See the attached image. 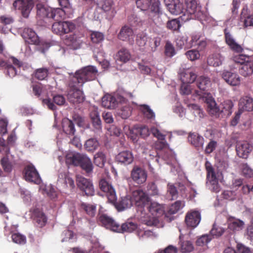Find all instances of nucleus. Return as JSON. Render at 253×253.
Masks as SVG:
<instances>
[{"label":"nucleus","mask_w":253,"mask_h":253,"mask_svg":"<svg viewBox=\"0 0 253 253\" xmlns=\"http://www.w3.org/2000/svg\"><path fill=\"white\" fill-rule=\"evenodd\" d=\"M164 213L163 205L149 201L144 207H140L138 210L139 220L147 226L157 225L159 222L158 217Z\"/></svg>","instance_id":"obj_1"},{"label":"nucleus","mask_w":253,"mask_h":253,"mask_svg":"<svg viewBox=\"0 0 253 253\" xmlns=\"http://www.w3.org/2000/svg\"><path fill=\"white\" fill-rule=\"evenodd\" d=\"M207 110L209 114L215 118H223L230 116L232 111L233 103L230 100H226L221 104L219 108L211 95L205 96Z\"/></svg>","instance_id":"obj_2"},{"label":"nucleus","mask_w":253,"mask_h":253,"mask_svg":"<svg viewBox=\"0 0 253 253\" xmlns=\"http://www.w3.org/2000/svg\"><path fill=\"white\" fill-rule=\"evenodd\" d=\"M151 131V133L157 138L158 140L153 143L149 141L139 142V145L142 150V152L148 154L149 157L152 159L154 157V155L150 153V149L155 147L156 150H162L166 148L168 144L166 140V135L162 133L157 127L152 126Z\"/></svg>","instance_id":"obj_3"},{"label":"nucleus","mask_w":253,"mask_h":253,"mask_svg":"<svg viewBox=\"0 0 253 253\" xmlns=\"http://www.w3.org/2000/svg\"><path fill=\"white\" fill-rule=\"evenodd\" d=\"M137 7L141 10L146 11L148 18L155 24L160 22L161 11L159 0H137Z\"/></svg>","instance_id":"obj_4"},{"label":"nucleus","mask_w":253,"mask_h":253,"mask_svg":"<svg viewBox=\"0 0 253 253\" xmlns=\"http://www.w3.org/2000/svg\"><path fill=\"white\" fill-rule=\"evenodd\" d=\"M65 162L67 165L79 166L89 175L93 170V165L90 159L85 154L69 152L65 155Z\"/></svg>","instance_id":"obj_5"},{"label":"nucleus","mask_w":253,"mask_h":253,"mask_svg":"<svg viewBox=\"0 0 253 253\" xmlns=\"http://www.w3.org/2000/svg\"><path fill=\"white\" fill-rule=\"evenodd\" d=\"M98 75V70L94 66H87L77 70L75 74H69V78L72 82H77L79 86H82L86 82L95 80Z\"/></svg>","instance_id":"obj_6"},{"label":"nucleus","mask_w":253,"mask_h":253,"mask_svg":"<svg viewBox=\"0 0 253 253\" xmlns=\"http://www.w3.org/2000/svg\"><path fill=\"white\" fill-rule=\"evenodd\" d=\"M185 2L186 8H184L183 21L197 19L203 22L207 20L208 17L206 14L201 10L200 6H197L196 0H185Z\"/></svg>","instance_id":"obj_7"},{"label":"nucleus","mask_w":253,"mask_h":253,"mask_svg":"<svg viewBox=\"0 0 253 253\" xmlns=\"http://www.w3.org/2000/svg\"><path fill=\"white\" fill-rule=\"evenodd\" d=\"M128 96L132 97L131 93H124L122 95L118 93L113 95L106 94L102 98V105L106 108L114 109L120 104L126 103V97Z\"/></svg>","instance_id":"obj_8"},{"label":"nucleus","mask_w":253,"mask_h":253,"mask_svg":"<svg viewBox=\"0 0 253 253\" xmlns=\"http://www.w3.org/2000/svg\"><path fill=\"white\" fill-rule=\"evenodd\" d=\"M125 132L129 138L134 142L138 141L137 133H139L143 138H146L151 133V128L149 129L145 125H135L131 129L128 126H125L124 128Z\"/></svg>","instance_id":"obj_9"},{"label":"nucleus","mask_w":253,"mask_h":253,"mask_svg":"<svg viewBox=\"0 0 253 253\" xmlns=\"http://www.w3.org/2000/svg\"><path fill=\"white\" fill-rule=\"evenodd\" d=\"M195 81L196 85L199 89V90H195L194 95L196 97H198V98L202 99V100L206 102L205 96L207 94L211 95L208 92L211 85V80L208 77L201 76L197 77Z\"/></svg>","instance_id":"obj_10"},{"label":"nucleus","mask_w":253,"mask_h":253,"mask_svg":"<svg viewBox=\"0 0 253 253\" xmlns=\"http://www.w3.org/2000/svg\"><path fill=\"white\" fill-rule=\"evenodd\" d=\"M68 85L70 89L68 91L67 97L69 102L73 104H78L83 102L84 97L83 91L80 89L81 86L77 84V82L74 83L72 79L69 78Z\"/></svg>","instance_id":"obj_11"},{"label":"nucleus","mask_w":253,"mask_h":253,"mask_svg":"<svg viewBox=\"0 0 253 253\" xmlns=\"http://www.w3.org/2000/svg\"><path fill=\"white\" fill-rule=\"evenodd\" d=\"M206 167L207 171V187L211 191L217 193L220 191V187L218 183L217 175L210 163H207Z\"/></svg>","instance_id":"obj_12"},{"label":"nucleus","mask_w":253,"mask_h":253,"mask_svg":"<svg viewBox=\"0 0 253 253\" xmlns=\"http://www.w3.org/2000/svg\"><path fill=\"white\" fill-rule=\"evenodd\" d=\"M21 66V62L14 57L9 58L7 62L3 60L0 61V67L5 68L6 74L10 78H13L17 74L15 66L20 67Z\"/></svg>","instance_id":"obj_13"},{"label":"nucleus","mask_w":253,"mask_h":253,"mask_svg":"<svg viewBox=\"0 0 253 253\" xmlns=\"http://www.w3.org/2000/svg\"><path fill=\"white\" fill-rule=\"evenodd\" d=\"M97 5L106 13L108 19L113 18L116 14V6L113 0H98Z\"/></svg>","instance_id":"obj_14"},{"label":"nucleus","mask_w":253,"mask_h":253,"mask_svg":"<svg viewBox=\"0 0 253 253\" xmlns=\"http://www.w3.org/2000/svg\"><path fill=\"white\" fill-rule=\"evenodd\" d=\"M76 181L78 187L84 192L87 196H92L94 193V189L92 182L81 175H77Z\"/></svg>","instance_id":"obj_15"},{"label":"nucleus","mask_w":253,"mask_h":253,"mask_svg":"<svg viewBox=\"0 0 253 253\" xmlns=\"http://www.w3.org/2000/svg\"><path fill=\"white\" fill-rule=\"evenodd\" d=\"M164 1L171 14L175 15L182 14L180 17L182 19L184 8L183 3L180 0H165Z\"/></svg>","instance_id":"obj_16"},{"label":"nucleus","mask_w":253,"mask_h":253,"mask_svg":"<svg viewBox=\"0 0 253 253\" xmlns=\"http://www.w3.org/2000/svg\"><path fill=\"white\" fill-rule=\"evenodd\" d=\"M131 198L133 202V204L137 207L136 210L137 213L138 209L140 207H144L149 201L148 196L140 189L134 191Z\"/></svg>","instance_id":"obj_17"},{"label":"nucleus","mask_w":253,"mask_h":253,"mask_svg":"<svg viewBox=\"0 0 253 253\" xmlns=\"http://www.w3.org/2000/svg\"><path fill=\"white\" fill-rule=\"evenodd\" d=\"M33 5V0H16L13 3L14 9H20L23 16L25 18L29 16Z\"/></svg>","instance_id":"obj_18"},{"label":"nucleus","mask_w":253,"mask_h":253,"mask_svg":"<svg viewBox=\"0 0 253 253\" xmlns=\"http://www.w3.org/2000/svg\"><path fill=\"white\" fill-rule=\"evenodd\" d=\"M236 150L239 157L247 159L253 150V146L247 141H238L236 143Z\"/></svg>","instance_id":"obj_19"},{"label":"nucleus","mask_w":253,"mask_h":253,"mask_svg":"<svg viewBox=\"0 0 253 253\" xmlns=\"http://www.w3.org/2000/svg\"><path fill=\"white\" fill-rule=\"evenodd\" d=\"M24 177L26 181L36 184H40L42 181L38 171L32 165H29L25 168Z\"/></svg>","instance_id":"obj_20"},{"label":"nucleus","mask_w":253,"mask_h":253,"mask_svg":"<svg viewBox=\"0 0 253 253\" xmlns=\"http://www.w3.org/2000/svg\"><path fill=\"white\" fill-rule=\"evenodd\" d=\"M100 189L105 193L108 200L114 203L117 199L116 192L112 185L105 179L102 178L99 182Z\"/></svg>","instance_id":"obj_21"},{"label":"nucleus","mask_w":253,"mask_h":253,"mask_svg":"<svg viewBox=\"0 0 253 253\" xmlns=\"http://www.w3.org/2000/svg\"><path fill=\"white\" fill-rule=\"evenodd\" d=\"M99 224L113 232L118 229V224L110 216L105 213H99L98 216Z\"/></svg>","instance_id":"obj_22"},{"label":"nucleus","mask_w":253,"mask_h":253,"mask_svg":"<svg viewBox=\"0 0 253 253\" xmlns=\"http://www.w3.org/2000/svg\"><path fill=\"white\" fill-rule=\"evenodd\" d=\"M161 155L162 159L167 161L168 165H171V171L174 174L180 172V168L176 164L175 155L172 151L168 150L164 154Z\"/></svg>","instance_id":"obj_23"},{"label":"nucleus","mask_w":253,"mask_h":253,"mask_svg":"<svg viewBox=\"0 0 253 253\" xmlns=\"http://www.w3.org/2000/svg\"><path fill=\"white\" fill-rule=\"evenodd\" d=\"M178 75L182 83H193L197 78L192 69L184 67L179 69Z\"/></svg>","instance_id":"obj_24"},{"label":"nucleus","mask_w":253,"mask_h":253,"mask_svg":"<svg viewBox=\"0 0 253 253\" xmlns=\"http://www.w3.org/2000/svg\"><path fill=\"white\" fill-rule=\"evenodd\" d=\"M37 19L38 21H43L46 23L50 20L51 10L52 7L45 4L38 3L37 5Z\"/></svg>","instance_id":"obj_25"},{"label":"nucleus","mask_w":253,"mask_h":253,"mask_svg":"<svg viewBox=\"0 0 253 253\" xmlns=\"http://www.w3.org/2000/svg\"><path fill=\"white\" fill-rule=\"evenodd\" d=\"M131 177L132 180L136 183L141 184L144 183L147 177L146 171L137 166H135L131 172Z\"/></svg>","instance_id":"obj_26"},{"label":"nucleus","mask_w":253,"mask_h":253,"mask_svg":"<svg viewBox=\"0 0 253 253\" xmlns=\"http://www.w3.org/2000/svg\"><path fill=\"white\" fill-rule=\"evenodd\" d=\"M22 36L25 42L29 44L39 45L42 42L35 32L29 28L23 30Z\"/></svg>","instance_id":"obj_27"},{"label":"nucleus","mask_w":253,"mask_h":253,"mask_svg":"<svg viewBox=\"0 0 253 253\" xmlns=\"http://www.w3.org/2000/svg\"><path fill=\"white\" fill-rule=\"evenodd\" d=\"M31 217L37 226L42 227L45 225L47 218L40 208L36 207L31 209Z\"/></svg>","instance_id":"obj_28"},{"label":"nucleus","mask_w":253,"mask_h":253,"mask_svg":"<svg viewBox=\"0 0 253 253\" xmlns=\"http://www.w3.org/2000/svg\"><path fill=\"white\" fill-rule=\"evenodd\" d=\"M33 93L38 97H41L42 99L43 97H49V94L52 91L53 86L50 85L42 86L37 84L32 86Z\"/></svg>","instance_id":"obj_29"},{"label":"nucleus","mask_w":253,"mask_h":253,"mask_svg":"<svg viewBox=\"0 0 253 253\" xmlns=\"http://www.w3.org/2000/svg\"><path fill=\"white\" fill-rule=\"evenodd\" d=\"M118 38L122 41H126L130 44L134 43V33L131 28L127 26H123L118 35Z\"/></svg>","instance_id":"obj_30"},{"label":"nucleus","mask_w":253,"mask_h":253,"mask_svg":"<svg viewBox=\"0 0 253 253\" xmlns=\"http://www.w3.org/2000/svg\"><path fill=\"white\" fill-rule=\"evenodd\" d=\"M5 153L6 156L1 159L0 163L4 171L10 172L11 171L13 166L16 164V160L14 159V156L10 153L9 151Z\"/></svg>","instance_id":"obj_31"},{"label":"nucleus","mask_w":253,"mask_h":253,"mask_svg":"<svg viewBox=\"0 0 253 253\" xmlns=\"http://www.w3.org/2000/svg\"><path fill=\"white\" fill-rule=\"evenodd\" d=\"M53 102L58 105H62L65 103V99L62 95H53L52 100L49 99L48 97L42 98L43 103L46 105L49 109L54 111L56 109V107Z\"/></svg>","instance_id":"obj_32"},{"label":"nucleus","mask_w":253,"mask_h":253,"mask_svg":"<svg viewBox=\"0 0 253 253\" xmlns=\"http://www.w3.org/2000/svg\"><path fill=\"white\" fill-rule=\"evenodd\" d=\"M201 221V214L199 211H192L188 212L185 217L187 226L195 228Z\"/></svg>","instance_id":"obj_33"},{"label":"nucleus","mask_w":253,"mask_h":253,"mask_svg":"<svg viewBox=\"0 0 253 253\" xmlns=\"http://www.w3.org/2000/svg\"><path fill=\"white\" fill-rule=\"evenodd\" d=\"M222 77L230 85L236 86L240 84V78L236 73L224 70L222 73Z\"/></svg>","instance_id":"obj_34"},{"label":"nucleus","mask_w":253,"mask_h":253,"mask_svg":"<svg viewBox=\"0 0 253 253\" xmlns=\"http://www.w3.org/2000/svg\"><path fill=\"white\" fill-rule=\"evenodd\" d=\"M224 34L226 43L229 47L236 52H242L243 48L235 41L233 36L228 31L227 29H225Z\"/></svg>","instance_id":"obj_35"},{"label":"nucleus","mask_w":253,"mask_h":253,"mask_svg":"<svg viewBox=\"0 0 253 253\" xmlns=\"http://www.w3.org/2000/svg\"><path fill=\"white\" fill-rule=\"evenodd\" d=\"M227 224L228 229L234 233L242 230L245 226L243 220L232 216L228 218Z\"/></svg>","instance_id":"obj_36"},{"label":"nucleus","mask_w":253,"mask_h":253,"mask_svg":"<svg viewBox=\"0 0 253 253\" xmlns=\"http://www.w3.org/2000/svg\"><path fill=\"white\" fill-rule=\"evenodd\" d=\"M116 160L125 165L131 164L133 161V156L130 151L126 150L119 153L116 157Z\"/></svg>","instance_id":"obj_37"},{"label":"nucleus","mask_w":253,"mask_h":253,"mask_svg":"<svg viewBox=\"0 0 253 253\" xmlns=\"http://www.w3.org/2000/svg\"><path fill=\"white\" fill-rule=\"evenodd\" d=\"M239 109L241 111H251L253 110V98L246 96L242 97L239 103Z\"/></svg>","instance_id":"obj_38"},{"label":"nucleus","mask_w":253,"mask_h":253,"mask_svg":"<svg viewBox=\"0 0 253 253\" xmlns=\"http://www.w3.org/2000/svg\"><path fill=\"white\" fill-rule=\"evenodd\" d=\"M62 128L64 132L69 137L75 135L76 129L73 123L68 119L65 118L62 121Z\"/></svg>","instance_id":"obj_39"},{"label":"nucleus","mask_w":253,"mask_h":253,"mask_svg":"<svg viewBox=\"0 0 253 253\" xmlns=\"http://www.w3.org/2000/svg\"><path fill=\"white\" fill-rule=\"evenodd\" d=\"M188 140L191 144L198 148L203 147L204 143V138L196 132L190 133Z\"/></svg>","instance_id":"obj_40"},{"label":"nucleus","mask_w":253,"mask_h":253,"mask_svg":"<svg viewBox=\"0 0 253 253\" xmlns=\"http://www.w3.org/2000/svg\"><path fill=\"white\" fill-rule=\"evenodd\" d=\"M64 183V187H69L72 189L75 187L73 179L66 172H61L59 174L58 183Z\"/></svg>","instance_id":"obj_41"},{"label":"nucleus","mask_w":253,"mask_h":253,"mask_svg":"<svg viewBox=\"0 0 253 253\" xmlns=\"http://www.w3.org/2000/svg\"><path fill=\"white\" fill-rule=\"evenodd\" d=\"M241 21H243L245 27L253 26V15L249 13L247 6H244L241 13Z\"/></svg>","instance_id":"obj_42"},{"label":"nucleus","mask_w":253,"mask_h":253,"mask_svg":"<svg viewBox=\"0 0 253 253\" xmlns=\"http://www.w3.org/2000/svg\"><path fill=\"white\" fill-rule=\"evenodd\" d=\"M65 43L74 49H77L81 47L82 43L81 39L75 35H70L65 39Z\"/></svg>","instance_id":"obj_43"},{"label":"nucleus","mask_w":253,"mask_h":253,"mask_svg":"<svg viewBox=\"0 0 253 253\" xmlns=\"http://www.w3.org/2000/svg\"><path fill=\"white\" fill-rule=\"evenodd\" d=\"M224 60V57L219 53H215L210 55L207 60L209 65L217 67L221 65Z\"/></svg>","instance_id":"obj_44"},{"label":"nucleus","mask_w":253,"mask_h":253,"mask_svg":"<svg viewBox=\"0 0 253 253\" xmlns=\"http://www.w3.org/2000/svg\"><path fill=\"white\" fill-rule=\"evenodd\" d=\"M188 37L186 34L178 36L175 41L177 48L186 49L191 47V45L188 42Z\"/></svg>","instance_id":"obj_45"},{"label":"nucleus","mask_w":253,"mask_h":253,"mask_svg":"<svg viewBox=\"0 0 253 253\" xmlns=\"http://www.w3.org/2000/svg\"><path fill=\"white\" fill-rule=\"evenodd\" d=\"M40 190L51 199L54 200L57 197V192L56 189L51 184L41 185Z\"/></svg>","instance_id":"obj_46"},{"label":"nucleus","mask_w":253,"mask_h":253,"mask_svg":"<svg viewBox=\"0 0 253 253\" xmlns=\"http://www.w3.org/2000/svg\"><path fill=\"white\" fill-rule=\"evenodd\" d=\"M68 11L60 8H52L51 10L50 19H52L55 21L60 20L65 17L66 14H68Z\"/></svg>","instance_id":"obj_47"},{"label":"nucleus","mask_w":253,"mask_h":253,"mask_svg":"<svg viewBox=\"0 0 253 253\" xmlns=\"http://www.w3.org/2000/svg\"><path fill=\"white\" fill-rule=\"evenodd\" d=\"M179 245L180 246V251L182 253L191 252L194 249L192 243L190 241L183 240L181 235L179 236Z\"/></svg>","instance_id":"obj_48"},{"label":"nucleus","mask_w":253,"mask_h":253,"mask_svg":"<svg viewBox=\"0 0 253 253\" xmlns=\"http://www.w3.org/2000/svg\"><path fill=\"white\" fill-rule=\"evenodd\" d=\"M239 73L244 77L250 76L253 74V62L251 60L242 65V67L239 69Z\"/></svg>","instance_id":"obj_49"},{"label":"nucleus","mask_w":253,"mask_h":253,"mask_svg":"<svg viewBox=\"0 0 253 253\" xmlns=\"http://www.w3.org/2000/svg\"><path fill=\"white\" fill-rule=\"evenodd\" d=\"M139 109L147 119L150 120H154L155 118V113L148 105L140 104L139 105Z\"/></svg>","instance_id":"obj_50"},{"label":"nucleus","mask_w":253,"mask_h":253,"mask_svg":"<svg viewBox=\"0 0 253 253\" xmlns=\"http://www.w3.org/2000/svg\"><path fill=\"white\" fill-rule=\"evenodd\" d=\"M99 143L98 140L93 138L87 140L84 145V148L88 152H93L98 149Z\"/></svg>","instance_id":"obj_51"},{"label":"nucleus","mask_w":253,"mask_h":253,"mask_svg":"<svg viewBox=\"0 0 253 253\" xmlns=\"http://www.w3.org/2000/svg\"><path fill=\"white\" fill-rule=\"evenodd\" d=\"M106 161V155L102 151H99L94 155V163L98 167H103Z\"/></svg>","instance_id":"obj_52"},{"label":"nucleus","mask_w":253,"mask_h":253,"mask_svg":"<svg viewBox=\"0 0 253 253\" xmlns=\"http://www.w3.org/2000/svg\"><path fill=\"white\" fill-rule=\"evenodd\" d=\"M133 205V202L131 197L127 196L122 198V200L117 205V208L122 211L131 207Z\"/></svg>","instance_id":"obj_53"},{"label":"nucleus","mask_w":253,"mask_h":253,"mask_svg":"<svg viewBox=\"0 0 253 253\" xmlns=\"http://www.w3.org/2000/svg\"><path fill=\"white\" fill-rule=\"evenodd\" d=\"M118 229L116 230V232H131L137 228V226L133 222H128L123 224L121 226L118 224Z\"/></svg>","instance_id":"obj_54"},{"label":"nucleus","mask_w":253,"mask_h":253,"mask_svg":"<svg viewBox=\"0 0 253 253\" xmlns=\"http://www.w3.org/2000/svg\"><path fill=\"white\" fill-rule=\"evenodd\" d=\"M161 38L158 36H151L148 41V46L150 47V50L154 52L157 48L160 45Z\"/></svg>","instance_id":"obj_55"},{"label":"nucleus","mask_w":253,"mask_h":253,"mask_svg":"<svg viewBox=\"0 0 253 253\" xmlns=\"http://www.w3.org/2000/svg\"><path fill=\"white\" fill-rule=\"evenodd\" d=\"M185 206V203L182 201H177L172 204L168 209V212L170 214L176 213Z\"/></svg>","instance_id":"obj_56"},{"label":"nucleus","mask_w":253,"mask_h":253,"mask_svg":"<svg viewBox=\"0 0 253 253\" xmlns=\"http://www.w3.org/2000/svg\"><path fill=\"white\" fill-rule=\"evenodd\" d=\"M117 56L118 59L124 63L127 62L131 57L129 52L126 48L120 49L118 52Z\"/></svg>","instance_id":"obj_57"},{"label":"nucleus","mask_w":253,"mask_h":253,"mask_svg":"<svg viewBox=\"0 0 253 253\" xmlns=\"http://www.w3.org/2000/svg\"><path fill=\"white\" fill-rule=\"evenodd\" d=\"M122 105H124V106L121 107V109L119 112V114L122 119H126L130 116L131 109L130 107L127 105L126 100V103L123 104Z\"/></svg>","instance_id":"obj_58"},{"label":"nucleus","mask_w":253,"mask_h":253,"mask_svg":"<svg viewBox=\"0 0 253 253\" xmlns=\"http://www.w3.org/2000/svg\"><path fill=\"white\" fill-rule=\"evenodd\" d=\"M81 208L84 209L86 213L90 216H93L96 213V206L92 204L82 203Z\"/></svg>","instance_id":"obj_59"},{"label":"nucleus","mask_w":253,"mask_h":253,"mask_svg":"<svg viewBox=\"0 0 253 253\" xmlns=\"http://www.w3.org/2000/svg\"><path fill=\"white\" fill-rule=\"evenodd\" d=\"M176 50L170 42H167L165 46V54L169 57H172L176 54Z\"/></svg>","instance_id":"obj_60"},{"label":"nucleus","mask_w":253,"mask_h":253,"mask_svg":"<svg viewBox=\"0 0 253 253\" xmlns=\"http://www.w3.org/2000/svg\"><path fill=\"white\" fill-rule=\"evenodd\" d=\"M137 235L140 240H144L153 236V233L150 230L139 228L137 229Z\"/></svg>","instance_id":"obj_61"},{"label":"nucleus","mask_w":253,"mask_h":253,"mask_svg":"<svg viewBox=\"0 0 253 253\" xmlns=\"http://www.w3.org/2000/svg\"><path fill=\"white\" fill-rule=\"evenodd\" d=\"M167 194L169 196V199L171 200L177 198L178 192L175 186L171 183H169L167 187Z\"/></svg>","instance_id":"obj_62"},{"label":"nucleus","mask_w":253,"mask_h":253,"mask_svg":"<svg viewBox=\"0 0 253 253\" xmlns=\"http://www.w3.org/2000/svg\"><path fill=\"white\" fill-rule=\"evenodd\" d=\"M232 59L236 63L241 65L251 60L250 57L245 54H239L233 56Z\"/></svg>","instance_id":"obj_63"},{"label":"nucleus","mask_w":253,"mask_h":253,"mask_svg":"<svg viewBox=\"0 0 253 253\" xmlns=\"http://www.w3.org/2000/svg\"><path fill=\"white\" fill-rule=\"evenodd\" d=\"M150 37L147 36L146 34L144 33H141L138 34L136 37V43L139 46H144Z\"/></svg>","instance_id":"obj_64"}]
</instances>
